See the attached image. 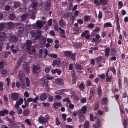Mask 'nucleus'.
I'll return each instance as SVG.
<instances>
[{"label":"nucleus","instance_id":"obj_13","mask_svg":"<svg viewBox=\"0 0 128 128\" xmlns=\"http://www.w3.org/2000/svg\"><path fill=\"white\" fill-rule=\"evenodd\" d=\"M86 106H83L81 109H80L78 112L80 113H86Z\"/></svg>","mask_w":128,"mask_h":128},{"label":"nucleus","instance_id":"obj_59","mask_svg":"<svg viewBox=\"0 0 128 128\" xmlns=\"http://www.w3.org/2000/svg\"><path fill=\"white\" fill-rule=\"evenodd\" d=\"M91 81L89 80H88L86 83V85L87 86H90L91 85Z\"/></svg>","mask_w":128,"mask_h":128},{"label":"nucleus","instance_id":"obj_39","mask_svg":"<svg viewBox=\"0 0 128 128\" xmlns=\"http://www.w3.org/2000/svg\"><path fill=\"white\" fill-rule=\"evenodd\" d=\"M89 32L88 30H85L84 32L82 33V36L84 37L86 36V34H88L89 33Z\"/></svg>","mask_w":128,"mask_h":128},{"label":"nucleus","instance_id":"obj_37","mask_svg":"<svg viewBox=\"0 0 128 128\" xmlns=\"http://www.w3.org/2000/svg\"><path fill=\"white\" fill-rule=\"evenodd\" d=\"M95 90L93 88H91L90 91V95L92 96H94V93Z\"/></svg>","mask_w":128,"mask_h":128},{"label":"nucleus","instance_id":"obj_28","mask_svg":"<svg viewBox=\"0 0 128 128\" xmlns=\"http://www.w3.org/2000/svg\"><path fill=\"white\" fill-rule=\"evenodd\" d=\"M110 49L109 48H107L105 49V54L106 56L109 55Z\"/></svg>","mask_w":128,"mask_h":128},{"label":"nucleus","instance_id":"obj_23","mask_svg":"<svg viewBox=\"0 0 128 128\" xmlns=\"http://www.w3.org/2000/svg\"><path fill=\"white\" fill-rule=\"evenodd\" d=\"M37 4H38L37 2H32L30 4V6L32 8L35 9L37 7Z\"/></svg>","mask_w":128,"mask_h":128},{"label":"nucleus","instance_id":"obj_40","mask_svg":"<svg viewBox=\"0 0 128 128\" xmlns=\"http://www.w3.org/2000/svg\"><path fill=\"white\" fill-rule=\"evenodd\" d=\"M89 124V122H86L84 124V126L85 128H88V125Z\"/></svg>","mask_w":128,"mask_h":128},{"label":"nucleus","instance_id":"obj_47","mask_svg":"<svg viewBox=\"0 0 128 128\" xmlns=\"http://www.w3.org/2000/svg\"><path fill=\"white\" fill-rule=\"evenodd\" d=\"M7 24L8 26L10 27H12L14 26V24L12 22H8Z\"/></svg>","mask_w":128,"mask_h":128},{"label":"nucleus","instance_id":"obj_3","mask_svg":"<svg viewBox=\"0 0 128 128\" xmlns=\"http://www.w3.org/2000/svg\"><path fill=\"white\" fill-rule=\"evenodd\" d=\"M9 39L10 42L13 43L16 42L18 40V39L17 36L15 35L10 36Z\"/></svg>","mask_w":128,"mask_h":128},{"label":"nucleus","instance_id":"obj_60","mask_svg":"<svg viewBox=\"0 0 128 128\" xmlns=\"http://www.w3.org/2000/svg\"><path fill=\"white\" fill-rule=\"evenodd\" d=\"M111 70L113 72L114 74H115L116 73V70L114 68V67H112L110 68Z\"/></svg>","mask_w":128,"mask_h":128},{"label":"nucleus","instance_id":"obj_25","mask_svg":"<svg viewBox=\"0 0 128 128\" xmlns=\"http://www.w3.org/2000/svg\"><path fill=\"white\" fill-rule=\"evenodd\" d=\"M23 102V100L22 98H20L18 100L16 101V104L20 105Z\"/></svg>","mask_w":128,"mask_h":128},{"label":"nucleus","instance_id":"obj_11","mask_svg":"<svg viewBox=\"0 0 128 128\" xmlns=\"http://www.w3.org/2000/svg\"><path fill=\"white\" fill-rule=\"evenodd\" d=\"M6 35L4 32H1L0 34V40L1 41H4L6 38Z\"/></svg>","mask_w":128,"mask_h":128},{"label":"nucleus","instance_id":"obj_14","mask_svg":"<svg viewBox=\"0 0 128 128\" xmlns=\"http://www.w3.org/2000/svg\"><path fill=\"white\" fill-rule=\"evenodd\" d=\"M59 25L60 26L63 27V25L66 26V22L63 20V19L60 20L59 22Z\"/></svg>","mask_w":128,"mask_h":128},{"label":"nucleus","instance_id":"obj_46","mask_svg":"<svg viewBox=\"0 0 128 128\" xmlns=\"http://www.w3.org/2000/svg\"><path fill=\"white\" fill-rule=\"evenodd\" d=\"M20 85L22 86V87L23 88H25V83L24 82H20Z\"/></svg>","mask_w":128,"mask_h":128},{"label":"nucleus","instance_id":"obj_32","mask_svg":"<svg viewBox=\"0 0 128 128\" xmlns=\"http://www.w3.org/2000/svg\"><path fill=\"white\" fill-rule=\"evenodd\" d=\"M50 3L49 2H47L46 5V10H49L50 9Z\"/></svg>","mask_w":128,"mask_h":128},{"label":"nucleus","instance_id":"obj_54","mask_svg":"<svg viewBox=\"0 0 128 128\" xmlns=\"http://www.w3.org/2000/svg\"><path fill=\"white\" fill-rule=\"evenodd\" d=\"M59 30L60 31L61 33H60V34H65V32L64 30L60 28L59 27Z\"/></svg>","mask_w":128,"mask_h":128},{"label":"nucleus","instance_id":"obj_43","mask_svg":"<svg viewBox=\"0 0 128 128\" xmlns=\"http://www.w3.org/2000/svg\"><path fill=\"white\" fill-rule=\"evenodd\" d=\"M98 94L99 95L101 94L102 90L100 86H99L98 88Z\"/></svg>","mask_w":128,"mask_h":128},{"label":"nucleus","instance_id":"obj_52","mask_svg":"<svg viewBox=\"0 0 128 128\" xmlns=\"http://www.w3.org/2000/svg\"><path fill=\"white\" fill-rule=\"evenodd\" d=\"M73 46H74L78 48L81 46H82V44H74Z\"/></svg>","mask_w":128,"mask_h":128},{"label":"nucleus","instance_id":"obj_9","mask_svg":"<svg viewBox=\"0 0 128 128\" xmlns=\"http://www.w3.org/2000/svg\"><path fill=\"white\" fill-rule=\"evenodd\" d=\"M18 31L17 34L19 36H20L24 31V28L22 27H19L17 28Z\"/></svg>","mask_w":128,"mask_h":128},{"label":"nucleus","instance_id":"obj_50","mask_svg":"<svg viewBox=\"0 0 128 128\" xmlns=\"http://www.w3.org/2000/svg\"><path fill=\"white\" fill-rule=\"evenodd\" d=\"M25 122L27 123L30 126H31V124H30V122L28 119H26L25 120Z\"/></svg>","mask_w":128,"mask_h":128},{"label":"nucleus","instance_id":"obj_15","mask_svg":"<svg viewBox=\"0 0 128 128\" xmlns=\"http://www.w3.org/2000/svg\"><path fill=\"white\" fill-rule=\"evenodd\" d=\"M23 71L26 73H28L30 70V68L28 66L24 65L23 66Z\"/></svg>","mask_w":128,"mask_h":128},{"label":"nucleus","instance_id":"obj_41","mask_svg":"<svg viewBox=\"0 0 128 128\" xmlns=\"http://www.w3.org/2000/svg\"><path fill=\"white\" fill-rule=\"evenodd\" d=\"M49 56H50L51 57H53L54 58H56L57 57L58 55L56 54H52L48 55Z\"/></svg>","mask_w":128,"mask_h":128},{"label":"nucleus","instance_id":"obj_29","mask_svg":"<svg viewBox=\"0 0 128 128\" xmlns=\"http://www.w3.org/2000/svg\"><path fill=\"white\" fill-rule=\"evenodd\" d=\"M20 4L19 2H14V6L15 8H16L20 7Z\"/></svg>","mask_w":128,"mask_h":128},{"label":"nucleus","instance_id":"obj_31","mask_svg":"<svg viewBox=\"0 0 128 128\" xmlns=\"http://www.w3.org/2000/svg\"><path fill=\"white\" fill-rule=\"evenodd\" d=\"M112 24L110 22H107L104 24V27L105 28H106L108 27H111Z\"/></svg>","mask_w":128,"mask_h":128},{"label":"nucleus","instance_id":"obj_45","mask_svg":"<svg viewBox=\"0 0 128 128\" xmlns=\"http://www.w3.org/2000/svg\"><path fill=\"white\" fill-rule=\"evenodd\" d=\"M90 17L88 16H84V20L86 21H88L90 20Z\"/></svg>","mask_w":128,"mask_h":128},{"label":"nucleus","instance_id":"obj_49","mask_svg":"<svg viewBox=\"0 0 128 128\" xmlns=\"http://www.w3.org/2000/svg\"><path fill=\"white\" fill-rule=\"evenodd\" d=\"M116 26L117 27L118 30L119 32H120V27L119 25V22H116Z\"/></svg>","mask_w":128,"mask_h":128},{"label":"nucleus","instance_id":"obj_63","mask_svg":"<svg viewBox=\"0 0 128 128\" xmlns=\"http://www.w3.org/2000/svg\"><path fill=\"white\" fill-rule=\"evenodd\" d=\"M50 34L53 36H54L55 35V33L54 31L52 30L50 31Z\"/></svg>","mask_w":128,"mask_h":128},{"label":"nucleus","instance_id":"obj_2","mask_svg":"<svg viewBox=\"0 0 128 128\" xmlns=\"http://www.w3.org/2000/svg\"><path fill=\"white\" fill-rule=\"evenodd\" d=\"M49 118L48 117L45 118L42 116H41L38 118V121L40 123L42 124L46 123L48 122Z\"/></svg>","mask_w":128,"mask_h":128},{"label":"nucleus","instance_id":"obj_62","mask_svg":"<svg viewBox=\"0 0 128 128\" xmlns=\"http://www.w3.org/2000/svg\"><path fill=\"white\" fill-rule=\"evenodd\" d=\"M76 54V53L75 52L71 56L72 59L73 60H75V56Z\"/></svg>","mask_w":128,"mask_h":128},{"label":"nucleus","instance_id":"obj_8","mask_svg":"<svg viewBox=\"0 0 128 128\" xmlns=\"http://www.w3.org/2000/svg\"><path fill=\"white\" fill-rule=\"evenodd\" d=\"M52 65H56L58 66L60 65V58H57L56 60H54L53 62Z\"/></svg>","mask_w":128,"mask_h":128},{"label":"nucleus","instance_id":"obj_6","mask_svg":"<svg viewBox=\"0 0 128 128\" xmlns=\"http://www.w3.org/2000/svg\"><path fill=\"white\" fill-rule=\"evenodd\" d=\"M25 75L24 73L22 71H19L18 74L19 79L21 82H24V78Z\"/></svg>","mask_w":128,"mask_h":128},{"label":"nucleus","instance_id":"obj_24","mask_svg":"<svg viewBox=\"0 0 128 128\" xmlns=\"http://www.w3.org/2000/svg\"><path fill=\"white\" fill-rule=\"evenodd\" d=\"M102 56H99L96 58V62L97 63L100 64L102 61Z\"/></svg>","mask_w":128,"mask_h":128},{"label":"nucleus","instance_id":"obj_17","mask_svg":"<svg viewBox=\"0 0 128 128\" xmlns=\"http://www.w3.org/2000/svg\"><path fill=\"white\" fill-rule=\"evenodd\" d=\"M40 81L41 82H44L45 86L46 88H47L48 87V81L46 79H41L40 80Z\"/></svg>","mask_w":128,"mask_h":128},{"label":"nucleus","instance_id":"obj_56","mask_svg":"<svg viewBox=\"0 0 128 128\" xmlns=\"http://www.w3.org/2000/svg\"><path fill=\"white\" fill-rule=\"evenodd\" d=\"M111 53L112 55L113 56L114 55L116 54V51L115 50L113 49H112L111 51Z\"/></svg>","mask_w":128,"mask_h":128},{"label":"nucleus","instance_id":"obj_58","mask_svg":"<svg viewBox=\"0 0 128 128\" xmlns=\"http://www.w3.org/2000/svg\"><path fill=\"white\" fill-rule=\"evenodd\" d=\"M99 105L98 104H96L95 105V106L94 107V109L95 110H97L98 108L99 107Z\"/></svg>","mask_w":128,"mask_h":128},{"label":"nucleus","instance_id":"obj_42","mask_svg":"<svg viewBox=\"0 0 128 128\" xmlns=\"http://www.w3.org/2000/svg\"><path fill=\"white\" fill-rule=\"evenodd\" d=\"M107 98H104L102 100V104H106V101L107 100Z\"/></svg>","mask_w":128,"mask_h":128},{"label":"nucleus","instance_id":"obj_57","mask_svg":"<svg viewBox=\"0 0 128 128\" xmlns=\"http://www.w3.org/2000/svg\"><path fill=\"white\" fill-rule=\"evenodd\" d=\"M56 72L58 75H60L62 72L61 70L60 69H56Z\"/></svg>","mask_w":128,"mask_h":128},{"label":"nucleus","instance_id":"obj_27","mask_svg":"<svg viewBox=\"0 0 128 128\" xmlns=\"http://www.w3.org/2000/svg\"><path fill=\"white\" fill-rule=\"evenodd\" d=\"M10 8V6L8 4L6 5L4 7V10L6 12L8 11Z\"/></svg>","mask_w":128,"mask_h":128},{"label":"nucleus","instance_id":"obj_26","mask_svg":"<svg viewBox=\"0 0 128 128\" xmlns=\"http://www.w3.org/2000/svg\"><path fill=\"white\" fill-rule=\"evenodd\" d=\"M36 34V36L38 37H39L40 38V37L42 36V35L41 31L40 30H37Z\"/></svg>","mask_w":128,"mask_h":128},{"label":"nucleus","instance_id":"obj_19","mask_svg":"<svg viewBox=\"0 0 128 128\" xmlns=\"http://www.w3.org/2000/svg\"><path fill=\"white\" fill-rule=\"evenodd\" d=\"M75 68L76 69V70L78 72L82 70V67L78 63H76L75 64Z\"/></svg>","mask_w":128,"mask_h":128},{"label":"nucleus","instance_id":"obj_4","mask_svg":"<svg viewBox=\"0 0 128 128\" xmlns=\"http://www.w3.org/2000/svg\"><path fill=\"white\" fill-rule=\"evenodd\" d=\"M32 43V42L31 40H27L26 42L24 43L26 44V48L27 49L28 51L31 50L30 48L31 47Z\"/></svg>","mask_w":128,"mask_h":128},{"label":"nucleus","instance_id":"obj_36","mask_svg":"<svg viewBox=\"0 0 128 128\" xmlns=\"http://www.w3.org/2000/svg\"><path fill=\"white\" fill-rule=\"evenodd\" d=\"M80 120H81L84 119L85 118L84 115L82 113H80L79 114Z\"/></svg>","mask_w":128,"mask_h":128},{"label":"nucleus","instance_id":"obj_12","mask_svg":"<svg viewBox=\"0 0 128 128\" xmlns=\"http://www.w3.org/2000/svg\"><path fill=\"white\" fill-rule=\"evenodd\" d=\"M18 95L17 93H13L11 95L12 98L14 100H16L18 98Z\"/></svg>","mask_w":128,"mask_h":128},{"label":"nucleus","instance_id":"obj_38","mask_svg":"<svg viewBox=\"0 0 128 128\" xmlns=\"http://www.w3.org/2000/svg\"><path fill=\"white\" fill-rule=\"evenodd\" d=\"M29 111L27 110H24L23 112L24 114L26 116H28L29 114Z\"/></svg>","mask_w":128,"mask_h":128},{"label":"nucleus","instance_id":"obj_64","mask_svg":"<svg viewBox=\"0 0 128 128\" xmlns=\"http://www.w3.org/2000/svg\"><path fill=\"white\" fill-rule=\"evenodd\" d=\"M62 118L64 119V120H65L66 119V115L65 114H62Z\"/></svg>","mask_w":128,"mask_h":128},{"label":"nucleus","instance_id":"obj_33","mask_svg":"<svg viewBox=\"0 0 128 128\" xmlns=\"http://www.w3.org/2000/svg\"><path fill=\"white\" fill-rule=\"evenodd\" d=\"M30 34L31 36L33 38L35 37L36 36V33L35 31L32 30L30 32Z\"/></svg>","mask_w":128,"mask_h":128},{"label":"nucleus","instance_id":"obj_21","mask_svg":"<svg viewBox=\"0 0 128 128\" xmlns=\"http://www.w3.org/2000/svg\"><path fill=\"white\" fill-rule=\"evenodd\" d=\"M55 81L57 83L60 84H62L63 82V80L60 78L56 79Z\"/></svg>","mask_w":128,"mask_h":128},{"label":"nucleus","instance_id":"obj_22","mask_svg":"<svg viewBox=\"0 0 128 128\" xmlns=\"http://www.w3.org/2000/svg\"><path fill=\"white\" fill-rule=\"evenodd\" d=\"M54 107L56 109L57 107H56L57 106L59 107H60L62 106L61 104L59 102H56L54 103L53 104Z\"/></svg>","mask_w":128,"mask_h":128},{"label":"nucleus","instance_id":"obj_16","mask_svg":"<svg viewBox=\"0 0 128 128\" xmlns=\"http://www.w3.org/2000/svg\"><path fill=\"white\" fill-rule=\"evenodd\" d=\"M46 94L45 93L42 94L40 97V100L42 101L46 99Z\"/></svg>","mask_w":128,"mask_h":128},{"label":"nucleus","instance_id":"obj_7","mask_svg":"<svg viewBox=\"0 0 128 128\" xmlns=\"http://www.w3.org/2000/svg\"><path fill=\"white\" fill-rule=\"evenodd\" d=\"M28 16V13L23 14L20 16V21L22 22L25 21L26 20Z\"/></svg>","mask_w":128,"mask_h":128},{"label":"nucleus","instance_id":"obj_61","mask_svg":"<svg viewBox=\"0 0 128 128\" xmlns=\"http://www.w3.org/2000/svg\"><path fill=\"white\" fill-rule=\"evenodd\" d=\"M42 104L43 106L45 107H48L49 106V104L48 103H45L44 102H43L42 103Z\"/></svg>","mask_w":128,"mask_h":128},{"label":"nucleus","instance_id":"obj_1","mask_svg":"<svg viewBox=\"0 0 128 128\" xmlns=\"http://www.w3.org/2000/svg\"><path fill=\"white\" fill-rule=\"evenodd\" d=\"M32 68L33 73L38 74L40 72V66L38 64H34Z\"/></svg>","mask_w":128,"mask_h":128},{"label":"nucleus","instance_id":"obj_34","mask_svg":"<svg viewBox=\"0 0 128 128\" xmlns=\"http://www.w3.org/2000/svg\"><path fill=\"white\" fill-rule=\"evenodd\" d=\"M72 54V53L71 52L69 51H66L65 52V56H66L70 57L71 56Z\"/></svg>","mask_w":128,"mask_h":128},{"label":"nucleus","instance_id":"obj_48","mask_svg":"<svg viewBox=\"0 0 128 128\" xmlns=\"http://www.w3.org/2000/svg\"><path fill=\"white\" fill-rule=\"evenodd\" d=\"M22 58H20L19 60L17 62V63L16 64L19 65L20 66V64L21 63H22Z\"/></svg>","mask_w":128,"mask_h":128},{"label":"nucleus","instance_id":"obj_20","mask_svg":"<svg viewBox=\"0 0 128 128\" xmlns=\"http://www.w3.org/2000/svg\"><path fill=\"white\" fill-rule=\"evenodd\" d=\"M46 38L45 37L42 36V38L40 40V43L41 44H43L46 43Z\"/></svg>","mask_w":128,"mask_h":128},{"label":"nucleus","instance_id":"obj_35","mask_svg":"<svg viewBox=\"0 0 128 128\" xmlns=\"http://www.w3.org/2000/svg\"><path fill=\"white\" fill-rule=\"evenodd\" d=\"M31 18L33 20H34L35 18V15L34 13L32 12L30 14Z\"/></svg>","mask_w":128,"mask_h":128},{"label":"nucleus","instance_id":"obj_53","mask_svg":"<svg viewBox=\"0 0 128 128\" xmlns=\"http://www.w3.org/2000/svg\"><path fill=\"white\" fill-rule=\"evenodd\" d=\"M88 27L90 28H92L94 27V25L90 23L88 25Z\"/></svg>","mask_w":128,"mask_h":128},{"label":"nucleus","instance_id":"obj_10","mask_svg":"<svg viewBox=\"0 0 128 128\" xmlns=\"http://www.w3.org/2000/svg\"><path fill=\"white\" fill-rule=\"evenodd\" d=\"M16 18V16L14 12H12L9 14L8 18L10 20H13L15 19Z\"/></svg>","mask_w":128,"mask_h":128},{"label":"nucleus","instance_id":"obj_30","mask_svg":"<svg viewBox=\"0 0 128 128\" xmlns=\"http://www.w3.org/2000/svg\"><path fill=\"white\" fill-rule=\"evenodd\" d=\"M100 2L102 4L104 5L107 4L108 1L107 0H100Z\"/></svg>","mask_w":128,"mask_h":128},{"label":"nucleus","instance_id":"obj_44","mask_svg":"<svg viewBox=\"0 0 128 128\" xmlns=\"http://www.w3.org/2000/svg\"><path fill=\"white\" fill-rule=\"evenodd\" d=\"M126 120L125 119L124 120L123 125L124 128H127V124Z\"/></svg>","mask_w":128,"mask_h":128},{"label":"nucleus","instance_id":"obj_55","mask_svg":"<svg viewBox=\"0 0 128 128\" xmlns=\"http://www.w3.org/2000/svg\"><path fill=\"white\" fill-rule=\"evenodd\" d=\"M24 96L26 98L28 97L29 96V94L27 91H26L24 92Z\"/></svg>","mask_w":128,"mask_h":128},{"label":"nucleus","instance_id":"obj_18","mask_svg":"<svg viewBox=\"0 0 128 128\" xmlns=\"http://www.w3.org/2000/svg\"><path fill=\"white\" fill-rule=\"evenodd\" d=\"M7 71L4 69H2L1 72V73L2 74V76L3 77L6 76L7 74Z\"/></svg>","mask_w":128,"mask_h":128},{"label":"nucleus","instance_id":"obj_51","mask_svg":"<svg viewBox=\"0 0 128 128\" xmlns=\"http://www.w3.org/2000/svg\"><path fill=\"white\" fill-rule=\"evenodd\" d=\"M97 124L98 126H99V127L101 125V122L99 119H98L97 121Z\"/></svg>","mask_w":128,"mask_h":128},{"label":"nucleus","instance_id":"obj_5","mask_svg":"<svg viewBox=\"0 0 128 128\" xmlns=\"http://www.w3.org/2000/svg\"><path fill=\"white\" fill-rule=\"evenodd\" d=\"M32 26H37L40 29L43 26V24L42 22L40 20H38L36 21V24H34L32 25Z\"/></svg>","mask_w":128,"mask_h":128}]
</instances>
